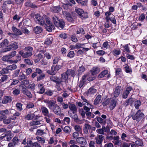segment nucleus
Listing matches in <instances>:
<instances>
[{
    "mask_svg": "<svg viewBox=\"0 0 147 147\" xmlns=\"http://www.w3.org/2000/svg\"><path fill=\"white\" fill-rule=\"evenodd\" d=\"M33 17L36 23L42 26L44 25L45 20V17H41L38 14L34 15Z\"/></svg>",
    "mask_w": 147,
    "mask_h": 147,
    "instance_id": "obj_1",
    "label": "nucleus"
},
{
    "mask_svg": "<svg viewBox=\"0 0 147 147\" xmlns=\"http://www.w3.org/2000/svg\"><path fill=\"white\" fill-rule=\"evenodd\" d=\"M144 116V114L141 112L140 110H139L132 117V119L134 120H136L137 121H139Z\"/></svg>",
    "mask_w": 147,
    "mask_h": 147,
    "instance_id": "obj_2",
    "label": "nucleus"
},
{
    "mask_svg": "<svg viewBox=\"0 0 147 147\" xmlns=\"http://www.w3.org/2000/svg\"><path fill=\"white\" fill-rule=\"evenodd\" d=\"M43 101L47 104L48 108L51 110L56 104V102L53 100H50L49 99H45L43 100Z\"/></svg>",
    "mask_w": 147,
    "mask_h": 147,
    "instance_id": "obj_3",
    "label": "nucleus"
},
{
    "mask_svg": "<svg viewBox=\"0 0 147 147\" xmlns=\"http://www.w3.org/2000/svg\"><path fill=\"white\" fill-rule=\"evenodd\" d=\"M75 10L81 18L83 19L88 18L87 13L86 12H84L82 9L80 8L76 9Z\"/></svg>",
    "mask_w": 147,
    "mask_h": 147,
    "instance_id": "obj_4",
    "label": "nucleus"
},
{
    "mask_svg": "<svg viewBox=\"0 0 147 147\" xmlns=\"http://www.w3.org/2000/svg\"><path fill=\"white\" fill-rule=\"evenodd\" d=\"M21 88V92L24 94L26 95L28 97L31 98L32 97V95L31 92L29 91L26 87L22 86Z\"/></svg>",
    "mask_w": 147,
    "mask_h": 147,
    "instance_id": "obj_5",
    "label": "nucleus"
},
{
    "mask_svg": "<svg viewBox=\"0 0 147 147\" xmlns=\"http://www.w3.org/2000/svg\"><path fill=\"white\" fill-rule=\"evenodd\" d=\"M76 112H72L71 111H69L68 113L69 116L73 119L74 121L76 122H78L79 121Z\"/></svg>",
    "mask_w": 147,
    "mask_h": 147,
    "instance_id": "obj_6",
    "label": "nucleus"
},
{
    "mask_svg": "<svg viewBox=\"0 0 147 147\" xmlns=\"http://www.w3.org/2000/svg\"><path fill=\"white\" fill-rule=\"evenodd\" d=\"M53 112L56 114L60 115L61 111L60 107L57 105L56 104L54 107L51 109Z\"/></svg>",
    "mask_w": 147,
    "mask_h": 147,
    "instance_id": "obj_7",
    "label": "nucleus"
},
{
    "mask_svg": "<svg viewBox=\"0 0 147 147\" xmlns=\"http://www.w3.org/2000/svg\"><path fill=\"white\" fill-rule=\"evenodd\" d=\"M76 142L78 144L85 146L87 144L86 139L83 137H78L76 138Z\"/></svg>",
    "mask_w": 147,
    "mask_h": 147,
    "instance_id": "obj_8",
    "label": "nucleus"
},
{
    "mask_svg": "<svg viewBox=\"0 0 147 147\" xmlns=\"http://www.w3.org/2000/svg\"><path fill=\"white\" fill-rule=\"evenodd\" d=\"M104 137L102 135H97L95 138L96 143H102L104 139Z\"/></svg>",
    "mask_w": 147,
    "mask_h": 147,
    "instance_id": "obj_9",
    "label": "nucleus"
},
{
    "mask_svg": "<svg viewBox=\"0 0 147 147\" xmlns=\"http://www.w3.org/2000/svg\"><path fill=\"white\" fill-rule=\"evenodd\" d=\"M132 90V88L130 86L127 88L123 94V98L125 99L127 97L129 93V92Z\"/></svg>",
    "mask_w": 147,
    "mask_h": 147,
    "instance_id": "obj_10",
    "label": "nucleus"
},
{
    "mask_svg": "<svg viewBox=\"0 0 147 147\" xmlns=\"http://www.w3.org/2000/svg\"><path fill=\"white\" fill-rule=\"evenodd\" d=\"M19 54L22 57L24 58L30 57L32 56L29 53L26 52L24 51L23 50L19 51Z\"/></svg>",
    "mask_w": 147,
    "mask_h": 147,
    "instance_id": "obj_11",
    "label": "nucleus"
},
{
    "mask_svg": "<svg viewBox=\"0 0 147 147\" xmlns=\"http://www.w3.org/2000/svg\"><path fill=\"white\" fill-rule=\"evenodd\" d=\"M63 14L65 16L66 19L69 22H72L73 20V19L71 15L67 11H63Z\"/></svg>",
    "mask_w": 147,
    "mask_h": 147,
    "instance_id": "obj_12",
    "label": "nucleus"
},
{
    "mask_svg": "<svg viewBox=\"0 0 147 147\" xmlns=\"http://www.w3.org/2000/svg\"><path fill=\"white\" fill-rule=\"evenodd\" d=\"M121 87L120 86H117L115 88L113 93L114 96L115 97H118L121 92Z\"/></svg>",
    "mask_w": 147,
    "mask_h": 147,
    "instance_id": "obj_13",
    "label": "nucleus"
},
{
    "mask_svg": "<svg viewBox=\"0 0 147 147\" xmlns=\"http://www.w3.org/2000/svg\"><path fill=\"white\" fill-rule=\"evenodd\" d=\"M61 8L59 5L56 6H53L51 8V11L55 13H57L61 11Z\"/></svg>",
    "mask_w": 147,
    "mask_h": 147,
    "instance_id": "obj_14",
    "label": "nucleus"
},
{
    "mask_svg": "<svg viewBox=\"0 0 147 147\" xmlns=\"http://www.w3.org/2000/svg\"><path fill=\"white\" fill-rule=\"evenodd\" d=\"M38 87L39 89V90L38 92V93L41 94L45 92V88L43 84H38Z\"/></svg>",
    "mask_w": 147,
    "mask_h": 147,
    "instance_id": "obj_15",
    "label": "nucleus"
},
{
    "mask_svg": "<svg viewBox=\"0 0 147 147\" xmlns=\"http://www.w3.org/2000/svg\"><path fill=\"white\" fill-rule=\"evenodd\" d=\"M12 112L13 113V116L11 117L12 120H15L17 119V117H19L21 115V113L12 109Z\"/></svg>",
    "mask_w": 147,
    "mask_h": 147,
    "instance_id": "obj_16",
    "label": "nucleus"
},
{
    "mask_svg": "<svg viewBox=\"0 0 147 147\" xmlns=\"http://www.w3.org/2000/svg\"><path fill=\"white\" fill-rule=\"evenodd\" d=\"M11 82V84L9 86V88H11L13 86H14L18 84L19 82V80L17 79H10L9 81Z\"/></svg>",
    "mask_w": 147,
    "mask_h": 147,
    "instance_id": "obj_17",
    "label": "nucleus"
},
{
    "mask_svg": "<svg viewBox=\"0 0 147 147\" xmlns=\"http://www.w3.org/2000/svg\"><path fill=\"white\" fill-rule=\"evenodd\" d=\"M59 26H55L56 27L60 28L61 29H63L64 27L65 24L64 22L62 19H60V20L57 22Z\"/></svg>",
    "mask_w": 147,
    "mask_h": 147,
    "instance_id": "obj_18",
    "label": "nucleus"
},
{
    "mask_svg": "<svg viewBox=\"0 0 147 147\" xmlns=\"http://www.w3.org/2000/svg\"><path fill=\"white\" fill-rule=\"evenodd\" d=\"M11 97L9 96H5L4 97L2 102L3 104H6L11 102Z\"/></svg>",
    "mask_w": 147,
    "mask_h": 147,
    "instance_id": "obj_19",
    "label": "nucleus"
},
{
    "mask_svg": "<svg viewBox=\"0 0 147 147\" xmlns=\"http://www.w3.org/2000/svg\"><path fill=\"white\" fill-rule=\"evenodd\" d=\"M5 135V136L6 137V140L8 141H9L11 140L13 137L11 134V131H10L6 132Z\"/></svg>",
    "mask_w": 147,
    "mask_h": 147,
    "instance_id": "obj_20",
    "label": "nucleus"
},
{
    "mask_svg": "<svg viewBox=\"0 0 147 147\" xmlns=\"http://www.w3.org/2000/svg\"><path fill=\"white\" fill-rule=\"evenodd\" d=\"M12 30L17 35H19L22 34V32L21 31L14 26H13L12 27Z\"/></svg>",
    "mask_w": 147,
    "mask_h": 147,
    "instance_id": "obj_21",
    "label": "nucleus"
},
{
    "mask_svg": "<svg viewBox=\"0 0 147 147\" xmlns=\"http://www.w3.org/2000/svg\"><path fill=\"white\" fill-rule=\"evenodd\" d=\"M33 30L34 32L36 34H38L42 32V28L40 26H36L34 28Z\"/></svg>",
    "mask_w": 147,
    "mask_h": 147,
    "instance_id": "obj_22",
    "label": "nucleus"
},
{
    "mask_svg": "<svg viewBox=\"0 0 147 147\" xmlns=\"http://www.w3.org/2000/svg\"><path fill=\"white\" fill-rule=\"evenodd\" d=\"M21 84L19 86V87L22 88V86L24 87H26V86L29 84V81L28 80H25L21 82Z\"/></svg>",
    "mask_w": 147,
    "mask_h": 147,
    "instance_id": "obj_23",
    "label": "nucleus"
},
{
    "mask_svg": "<svg viewBox=\"0 0 147 147\" xmlns=\"http://www.w3.org/2000/svg\"><path fill=\"white\" fill-rule=\"evenodd\" d=\"M45 27L46 30L49 32H51L52 31L53 29H54L55 28V26L52 24L51 25H48L45 24Z\"/></svg>",
    "mask_w": 147,
    "mask_h": 147,
    "instance_id": "obj_24",
    "label": "nucleus"
},
{
    "mask_svg": "<svg viewBox=\"0 0 147 147\" xmlns=\"http://www.w3.org/2000/svg\"><path fill=\"white\" fill-rule=\"evenodd\" d=\"M99 69L98 67H94L92 70L91 71V74L92 76H94L99 72Z\"/></svg>",
    "mask_w": 147,
    "mask_h": 147,
    "instance_id": "obj_25",
    "label": "nucleus"
},
{
    "mask_svg": "<svg viewBox=\"0 0 147 147\" xmlns=\"http://www.w3.org/2000/svg\"><path fill=\"white\" fill-rule=\"evenodd\" d=\"M66 73L68 76H71L72 77H74L75 75V72L74 70L68 69L66 71Z\"/></svg>",
    "mask_w": 147,
    "mask_h": 147,
    "instance_id": "obj_26",
    "label": "nucleus"
},
{
    "mask_svg": "<svg viewBox=\"0 0 147 147\" xmlns=\"http://www.w3.org/2000/svg\"><path fill=\"white\" fill-rule=\"evenodd\" d=\"M53 41V38L51 37H49L46 39L44 43L47 45H50L52 44Z\"/></svg>",
    "mask_w": 147,
    "mask_h": 147,
    "instance_id": "obj_27",
    "label": "nucleus"
},
{
    "mask_svg": "<svg viewBox=\"0 0 147 147\" xmlns=\"http://www.w3.org/2000/svg\"><path fill=\"white\" fill-rule=\"evenodd\" d=\"M134 101L133 99L131 97L126 101L124 103V105L125 106H127L130 104H132Z\"/></svg>",
    "mask_w": 147,
    "mask_h": 147,
    "instance_id": "obj_28",
    "label": "nucleus"
},
{
    "mask_svg": "<svg viewBox=\"0 0 147 147\" xmlns=\"http://www.w3.org/2000/svg\"><path fill=\"white\" fill-rule=\"evenodd\" d=\"M101 96L100 95H98L94 100V104L96 105L99 104L101 99Z\"/></svg>",
    "mask_w": 147,
    "mask_h": 147,
    "instance_id": "obj_29",
    "label": "nucleus"
},
{
    "mask_svg": "<svg viewBox=\"0 0 147 147\" xmlns=\"http://www.w3.org/2000/svg\"><path fill=\"white\" fill-rule=\"evenodd\" d=\"M33 50V48L30 46H28L26 47L24 49L25 52H27L29 53V54L31 55H32V51Z\"/></svg>",
    "mask_w": 147,
    "mask_h": 147,
    "instance_id": "obj_30",
    "label": "nucleus"
},
{
    "mask_svg": "<svg viewBox=\"0 0 147 147\" xmlns=\"http://www.w3.org/2000/svg\"><path fill=\"white\" fill-rule=\"evenodd\" d=\"M53 21L55 26H59L57 22L60 20V19L56 16H54L52 18Z\"/></svg>",
    "mask_w": 147,
    "mask_h": 147,
    "instance_id": "obj_31",
    "label": "nucleus"
},
{
    "mask_svg": "<svg viewBox=\"0 0 147 147\" xmlns=\"http://www.w3.org/2000/svg\"><path fill=\"white\" fill-rule=\"evenodd\" d=\"M41 110L42 113L44 116L47 115L49 113V111L44 106L41 107Z\"/></svg>",
    "mask_w": 147,
    "mask_h": 147,
    "instance_id": "obj_32",
    "label": "nucleus"
},
{
    "mask_svg": "<svg viewBox=\"0 0 147 147\" xmlns=\"http://www.w3.org/2000/svg\"><path fill=\"white\" fill-rule=\"evenodd\" d=\"M9 72L7 67L3 68L0 71V74L1 75H5Z\"/></svg>",
    "mask_w": 147,
    "mask_h": 147,
    "instance_id": "obj_33",
    "label": "nucleus"
},
{
    "mask_svg": "<svg viewBox=\"0 0 147 147\" xmlns=\"http://www.w3.org/2000/svg\"><path fill=\"white\" fill-rule=\"evenodd\" d=\"M57 71L55 69L54 66H53L51 68V70H48L47 72L49 74L52 75H55Z\"/></svg>",
    "mask_w": 147,
    "mask_h": 147,
    "instance_id": "obj_34",
    "label": "nucleus"
},
{
    "mask_svg": "<svg viewBox=\"0 0 147 147\" xmlns=\"http://www.w3.org/2000/svg\"><path fill=\"white\" fill-rule=\"evenodd\" d=\"M69 108L70 110L72 112H76L77 111V109L76 106L73 104H70L69 107Z\"/></svg>",
    "mask_w": 147,
    "mask_h": 147,
    "instance_id": "obj_35",
    "label": "nucleus"
},
{
    "mask_svg": "<svg viewBox=\"0 0 147 147\" xmlns=\"http://www.w3.org/2000/svg\"><path fill=\"white\" fill-rule=\"evenodd\" d=\"M11 141L16 146L18 145L20 140L18 137L15 136L13 138Z\"/></svg>",
    "mask_w": 147,
    "mask_h": 147,
    "instance_id": "obj_36",
    "label": "nucleus"
},
{
    "mask_svg": "<svg viewBox=\"0 0 147 147\" xmlns=\"http://www.w3.org/2000/svg\"><path fill=\"white\" fill-rule=\"evenodd\" d=\"M137 138L138 140L135 141V144L136 145H138L140 146L143 147L144 146V145L142 140L138 138Z\"/></svg>",
    "mask_w": 147,
    "mask_h": 147,
    "instance_id": "obj_37",
    "label": "nucleus"
},
{
    "mask_svg": "<svg viewBox=\"0 0 147 147\" xmlns=\"http://www.w3.org/2000/svg\"><path fill=\"white\" fill-rule=\"evenodd\" d=\"M62 129L64 132L67 134H69L71 131V129L68 126H66Z\"/></svg>",
    "mask_w": 147,
    "mask_h": 147,
    "instance_id": "obj_38",
    "label": "nucleus"
},
{
    "mask_svg": "<svg viewBox=\"0 0 147 147\" xmlns=\"http://www.w3.org/2000/svg\"><path fill=\"white\" fill-rule=\"evenodd\" d=\"M21 60V57L19 55L17 56L16 57V59L14 60H10L9 61L11 63H16L20 61Z\"/></svg>",
    "mask_w": 147,
    "mask_h": 147,
    "instance_id": "obj_39",
    "label": "nucleus"
},
{
    "mask_svg": "<svg viewBox=\"0 0 147 147\" xmlns=\"http://www.w3.org/2000/svg\"><path fill=\"white\" fill-rule=\"evenodd\" d=\"M85 70V69L84 66H82L79 67V68L78 70V75L80 76L81 75L82 73L84 72Z\"/></svg>",
    "mask_w": 147,
    "mask_h": 147,
    "instance_id": "obj_40",
    "label": "nucleus"
},
{
    "mask_svg": "<svg viewBox=\"0 0 147 147\" xmlns=\"http://www.w3.org/2000/svg\"><path fill=\"white\" fill-rule=\"evenodd\" d=\"M26 6L30 7L32 8H36L37 6L33 3H31L30 2L28 1L25 3Z\"/></svg>",
    "mask_w": 147,
    "mask_h": 147,
    "instance_id": "obj_41",
    "label": "nucleus"
},
{
    "mask_svg": "<svg viewBox=\"0 0 147 147\" xmlns=\"http://www.w3.org/2000/svg\"><path fill=\"white\" fill-rule=\"evenodd\" d=\"M116 102L115 100H112L109 106L110 109L111 110L113 109L116 106Z\"/></svg>",
    "mask_w": 147,
    "mask_h": 147,
    "instance_id": "obj_42",
    "label": "nucleus"
},
{
    "mask_svg": "<svg viewBox=\"0 0 147 147\" xmlns=\"http://www.w3.org/2000/svg\"><path fill=\"white\" fill-rule=\"evenodd\" d=\"M9 71V70H13L16 69L17 68V66L15 64L7 66Z\"/></svg>",
    "mask_w": 147,
    "mask_h": 147,
    "instance_id": "obj_43",
    "label": "nucleus"
},
{
    "mask_svg": "<svg viewBox=\"0 0 147 147\" xmlns=\"http://www.w3.org/2000/svg\"><path fill=\"white\" fill-rule=\"evenodd\" d=\"M108 73V71L107 70H105L102 71L98 76V78H102L104 77Z\"/></svg>",
    "mask_w": 147,
    "mask_h": 147,
    "instance_id": "obj_44",
    "label": "nucleus"
},
{
    "mask_svg": "<svg viewBox=\"0 0 147 147\" xmlns=\"http://www.w3.org/2000/svg\"><path fill=\"white\" fill-rule=\"evenodd\" d=\"M2 76L1 77L0 79V82H3L7 80L8 79V76L7 75H2Z\"/></svg>",
    "mask_w": 147,
    "mask_h": 147,
    "instance_id": "obj_45",
    "label": "nucleus"
},
{
    "mask_svg": "<svg viewBox=\"0 0 147 147\" xmlns=\"http://www.w3.org/2000/svg\"><path fill=\"white\" fill-rule=\"evenodd\" d=\"M8 41L6 39H5L0 44V48L3 47L8 44Z\"/></svg>",
    "mask_w": 147,
    "mask_h": 147,
    "instance_id": "obj_46",
    "label": "nucleus"
},
{
    "mask_svg": "<svg viewBox=\"0 0 147 147\" xmlns=\"http://www.w3.org/2000/svg\"><path fill=\"white\" fill-rule=\"evenodd\" d=\"M40 124V121H36L30 122V125L31 126H33V128L34 129V125H39Z\"/></svg>",
    "mask_w": 147,
    "mask_h": 147,
    "instance_id": "obj_47",
    "label": "nucleus"
},
{
    "mask_svg": "<svg viewBox=\"0 0 147 147\" xmlns=\"http://www.w3.org/2000/svg\"><path fill=\"white\" fill-rule=\"evenodd\" d=\"M68 76L67 74L66 73V72L65 73H63L61 75V78L63 80V81H66L68 78Z\"/></svg>",
    "mask_w": 147,
    "mask_h": 147,
    "instance_id": "obj_48",
    "label": "nucleus"
},
{
    "mask_svg": "<svg viewBox=\"0 0 147 147\" xmlns=\"http://www.w3.org/2000/svg\"><path fill=\"white\" fill-rule=\"evenodd\" d=\"M43 57V55L40 54H39L36 56V59L35 60V63H37Z\"/></svg>",
    "mask_w": 147,
    "mask_h": 147,
    "instance_id": "obj_49",
    "label": "nucleus"
},
{
    "mask_svg": "<svg viewBox=\"0 0 147 147\" xmlns=\"http://www.w3.org/2000/svg\"><path fill=\"white\" fill-rule=\"evenodd\" d=\"M96 90L93 87L90 88L88 91V93L89 94H93L96 92Z\"/></svg>",
    "mask_w": 147,
    "mask_h": 147,
    "instance_id": "obj_50",
    "label": "nucleus"
},
{
    "mask_svg": "<svg viewBox=\"0 0 147 147\" xmlns=\"http://www.w3.org/2000/svg\"><path fill=\"white\" fill-rule=\"evenodd\" d=\"M9 113V111L7 109L1 111L0 112V114L3 116L7 115Z\"/></svg>",
    "mask_w": 147,
    "mask_h": 147,
    "instance_id": "obj_51",
    "label": "nucleus"
},
{
    "mask_svg": "<svg viewBox=\"0 0 147 147\" xmlns=\"http://www.w3.org/2000/svg\"><path fill=\"white\" fill-rule=\"evenodd\" d=\"M24 62L28 65H33V62L28 59H25L24 60Z\"/></svg>",
    "mask_w": 147,
    "mask_h": 147,
    "instance_id": "obj_52",
    "label": "nucleus"
},
{
    "mask_svg": "<svg viewBox=\"0 0 147 147\" xmlns=\"http://www.w3.org/2000/svg\"><path fill=\"white\" fill-rule=\"evenodd\" d=\"M20 69H18L14 71L13 74V76L15 77H17L18 76L19 74H20Z\"/></svg>",
    "mask_w": 147,
    "mask_h": 147,
    "instance_id": "obj_53",
    "label": "nucleus"
},
{
    "mask_svg": "<svg viewBox=\"0 0 147 147\" xmlns=\"http://www.w3.org/2000/svg\"><path fill=\"white\" fill-rule=\"evenodd\" d=\"M141 105V102L140 100H137L135 102V107L137 109L139 108V106H140Z\"/></svg>",
    "mask_w": 147,
    "mask_h": 147,
    "instance_id": "obj_54",
    "label": "nucleus"
},
{
    "mask_svg": "<svg viewBox=\"0 0 147 147\" xmlns=\"http://www.w3.org/2000/svg\"><path fill=\"white\" fill-rule=\"evenodd\" d=\"M12 117H11L9 118L8 119H4L3 121V122L4 123L6 124H8L11 122V120Z\"/></svg>",
    "mask_w": 147,
    "mask_h": 147,
    "instance_id": "obj_55",
    "label": "nucleus"
},
{
    "mask_svg": "<svg viewBox=\"0 0 147 147\" xmlns=\"http://www.w3.org/2000/svg\"><path fill=\"white\" fill-rule=\"evenodd\" d=\"M19 77V80H24L26 78L25 75L22 72H20V74Z\"/></svg>",
    "mask_w": 147,
    "mask_h": 147,
    "instance_id": "obj_56",
    "label": "nucleus"
},
{
    "mask_svg": "<svg viewBox=\"0 0 147 147\" xmlns=\"http://www.w3.org/2000/svg\"><path fill=\"white\" fill-rule=\"evenodd\" d=\"M79 113L83 118H85V112L83 109H80L79 110Z\"/></svg>",
    "mask_w": 147,
    "mask_h": 147,
    "instance_id": "obj_57",
    "label": "nucleus"
},
{
    "mask_svg": "<svg viewBox=\"0 0 147 147\" xmlns=\"http://www.w3.org/2000/svg\"><path fill=\"white\" fill-rule=\"evenodd\" d=\"M22 105L20 103H17L16 105V106L17 108L19 110L21 111L22 109Z\"/></svg>",
    "mask_w": 147,
    "mask_h": 147,
    "instance_id": "obj_58",
    "label": "nucleus"
},
{
    "mask_svg": "<svg viewBox=\"0 0 147 147\" xmlns=\"http://www.w3.org/2000/svg\"><path fill=\"white\" fill-rule=\"evenodd\" d=\"M120 53L121 51L120 49H114L113 51V53L115 56L118 55L120 54Z\"/></svg>",
    "mask_w": 147,
    "mask_h": 147,
    "instance_id": "obj_59",
    "label": "nucleus"
},
{
    "mask_svg": "<svg viewBox=\"0 0 147 147\" xmlns=\"http://www.w3.org/2000/svg\"><path fill=\"white\" fill-rule=\"evenodd\" d=\"M10 59L8 55H7L3 56L2 58V60L3 61L10 62L9 61L10 60L9 59Z\"/></svg>",
    "mask_w": 147,
    "mask_h": 147,
    "instance_id": "obj_60",
    "label": "nucleus"
},
{
    "mask_svg": "<svg viewBox=\"0 0 147 147\" xmlns=\"http://www.w3.org/2000/svg\"><path fill=\"white\" fill-rule=\"evenodd\" d=\"M123 48L124 50L126 51L127 53H130V50H129L128 44H126L124 46Z\"/></svg>",
    "mask_w": 147,
    "mask_h": 147,
    "instance_id": "obj_61",
    "label": "nucleus"
},
{
    "mask_svg": "<svg viewBox=\"0 0 147 147\" xmlns=\"http://www.w3.org/2000/svg\"><path fill=\"white\" fill-rule=\"evenodd\" d=\"M20 92L19 90L18 89H15L13 92V93L14 95H18L20 93Z\"/></svg>",
    "mask_w": 147,
    "mask_h": 147,
    "instance_id": "obj_62",
    "label": "nucleus"
},
{
    "mask_svg": "<svg viewBox=\"0 0 147 147\" xmlns=\"http://www.w3.org/2000/svg\"><path fill=\"white\" fill-rule=\"evenodd\" d=\"M74 55L75 54L74 51H71L68 53L67 56L70 58H72L74 57Z\"/></svg>",
    "mask_w": 147,
    "mask_h": 147,
    "instance_id": "obj_63",
    "label": "nucleus"
},
{
    "mask_svg": "<svg viewBox=\"0 0 147 147\" xmlns=\"http://www.w3.org/2000/svg\"><path fill=\"white\" fill-rule=\"evenodd\" d=\"M45 77V74H42L38 77L37 78V81H40L44 78Z\"/></svg>",
    "mask_w": 147,
    "mask_h": 147,
    "instance_id": "obj_64",
    "label": "nucleus"
}]
</instances>
